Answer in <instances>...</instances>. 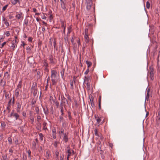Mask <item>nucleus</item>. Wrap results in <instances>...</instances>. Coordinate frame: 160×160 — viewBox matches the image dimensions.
I'll use <instances>...</instances> for the list:
<instances>
[{"label":"nucleus","instance_id":"1","mask_svg":"<svg viewBox=\"0 0 160 160\" xmlns=\"http://www.w3.org/2000/svg\"><path fill=\"white\" fill-rule=\"evenodd\" d=\"M51 77L52 85H56L58 82V78H57V72L55 70H52L51 71Z\"/></svg>","mask_w":160,"mask_h":160},{"label":"nucleus","instance_id":"2","mask_svg":"<svg viewBox=\"0 0 160 160\" xmlns=\"http://www.w3.org/2000/svg\"><path fill=\"white\" fill-rule=\"evenodd\" d=\"M61 100L60 106H64V107H65L66 106L65 103H67V104H68V101L63 96L62 97L61 96Z\"/></svg>","mask_w":160,"mask_h":160},{"label":"nucleus","instance_id":"3","mask_svg":"<svg viewBox=\"0 0 160 160\" xmlns=\"http://www.w3.org/2000/svg\"><path fill=\"white\" fill-rule=\"evenodd\" d=\"M150 74L151 79L152 80H153L154 78V69L151 67L150 68Z\"/></svg>","mask_w":160,"mask_h":160},{"label":"nucleus","instance_id":"4","mask_svg":"<svg viewBox=\"0 0 160 160\" xmlns=\"http://www.w3.org/2000/svg\"><path fill=\"white\" fill-rule=\"evenodd\" d=\"M77 77L75 76H73V80H70V86H71V88L72 90H73L74 89L73 88V83L75 84V83L76 82L75 81Z\"/></svg>","mask_w":160,"mask_h":160},{"label":"nucleus","instance_id":"5","mask_svg":"<svg viewBox=\"0 0 160 160\" xmlns=\"http://www.w3.org/2000/svg\"><path fill=\"white\" fill-rule=\"evenodd\" d=\"M61 2V8L63 9L65 11H67V9H66V7L65 5V3L64 2V1L62 0H60Z\"/></svg>","mask_w":160,"mask_h":160},{"label":"nucleus","instance_id":"6","mask_svg":"<svg viewBox=\"0 0 160 160\" xmlns=\"http://www.w3.org/2000/svg\"><path fill=\"white\" fill-rule=\"evenodd\" d=\"M35 110L36 112V113L38 115H39L41 113V112L40 111L39 108L38 106L36 105L35 106Z\"/></svg>","mask_w":160,"mask_h":160},{"label":"nucleus","instance_id":"7","mask_svg":"<svg viewBox=\"0 0 160 160\" xmlns=\"http://www.w3.org/2000/svg\"><path fill=\"white\" fill-rule=\"evenodd\" d=\"M90 103L91 104V106L92 108L95 107V105L94 103V102H93V97L91 96L90 97Z\"/></svg>","mask_w":160,"mask_h":160},{"label":"nucleus","instance_id":"8","mask_svg":"<svg viewBox=\"0 0 160 160\" xmlns=\"http://www.w3.org/2000/svg\"><path fill=\"white\" fill-rule=\"evenodd\" d=\"M91 80L89 77L85 76L84 79V83L85 84L90 83Z\"/></svg>","mask_w":160,"mask_h":160},{"label":"nucleus","instance_id":"9","mask_svg":"<svg viewBox=\"0 0 160 160\" xmlns=\"http://www.w3.org/2000/svg\"><path fill=\"white\" fill-rule=\"evenodd\" d=\"M68 134L67 133H63L64 137L63 138V140L66 143L68 141Z\"/></svg>","mask_w":160,"mask_h":160},{"label":"nucleus","instance_id":"10","mask_svg":"<svg viewBox=\"0 0 160 160\" xmlns=\"http://www.w3.org/2000/svg\"><path fill=\"white\" fill-rule=\"evenodd\" d=\"M95 118V119L97 121L96 123L97 124H98L100 123V122L101 121V119L100 118V117H99L98 116L95 115L94 116Z\"/></svg>","mask_w":160,"mask_h":160},{"label":"nucleus","instance_id":"11","mask_svg":"<svg viewBox=\"0 0 160 160\" xmlns=\"http://www.w3.org/2000/svg\"><path fill=\"white\" fill-rule=\"evenodd\" d=\"M17 104V112H20V109L21 108V104L18 102Z\"/></svg>","mask_w":160,"mask_h":160},{"label":"nucleus","instance_id":"12","mask_svg":"<svg viewBox=\"0 0 160 160\" xmlns=\"http://www.w3.org/2000/svg\"><path fill=\"white\" fill-rule=\"evenodd\" d=\"M64 72H65V69L62 68L60 71V73L61 75L62 78L63 80H64Z\"/></svg>","mask_w":160,"mask_h":160},{"label":"nucleus","instance_id":"13","mask_svg":"<svg viewBox=\"0 0 160 160\" xmlns=\"http://www.w3.org/2000/svg\"><path fill=\"white\" fill-rule=\"evenodd\" d=\"M92 5V2H88L87 3L86 8L87 10H89L91 9Z\"/></svg>","mask_w":160,"mask_h":160},{"label":"nucleus","instance_id":"14","mask_svg":"<svg viewBox=\"0 0 160 160\" xmlns=\"http://www.w3.org/2000/svg\"><path fill=\"white\" fill-rule=\"evenodd\" d=\"M15 17L18 20H19L22 17H23L22 13V12H20V13L16 15Z\"/></svg>","mask_w":160,"mask_h":160},{"label":"nucleus","instance_id":"15","mask_svg":"<svg viewBox=\"0 0 160 160\" xmlns=\"http://www.w3.org/2000/svg\"><path fill=\"white\" fill-rule=\"evenodd\" d=\"M20 89L19 88H16L15 90V96L18 97L19 95V93Z\"/></svg>","mask_w":160,"mask_h":160},{"label":"nucleus","instance_id":"16","mask_svg":"<svg viewBox=\"0 0 160 160\" xmlns=\"http://www.w3.org/2000/svg\"><path fill=\"white\" fill-rule=\"evenodd\" d=\"M2 21H3L4 22V23L8 27L9 26V23L7 22V19L3 17Z\"/></svg>","mask_w":160,"mask_h":160},{"label":"nucleus","instance_id":"17","mask_svg":"<svg viewBox=\"0 0 160 160\" xmlns=\"http://www.w3.org/2000/svg\"><path fill=\"white\" fill-rule=\"evenodd\" d=\"M49 60L50 61V63L52 64L54 63V62L53 61V58L52 55H50L49 56Z\"/></svg>","mask_w":160,"mask_h":160},{"label":"nucleus","instance_id":"18","mask_svg":"<svg viewBox=\"0 0 160 160\" xmlns=\"http://www.w3.org/2000/svg\"><path fill=\"white\" fill-rule=\"evenodd\" d=\"M41 128V124L40 122H38L37 123V129L38 130H40Z\"/></svg>","mask_w":160,"mask_h":160},{"label":"nucleus","instance_id":"19","mask_svg":"<svg viewBox=\"0 0 160 160\" xmlns=\"http://www.w3.org/2000/svg\"><path fill=\"white\" fill-rule=\"evenodd\" d=\"M13 117H14L16 120L19 119V115L17 113H15L13 115Z\"/></svg>","mask_w":160,"mask_h":160},{"label":"nucleus","instance_id":"20","mask_svg":"<svg viewBox=\"0 0 160 160\" xmlns=\"http://www.w3.org/2000/svg\"><path fill=\"white\" fill-rule=\"evenodd\" d=\"M0 83L2 84L3 87H4L6 85V81L5 80H4L3 79H2L1 80Z\"/></svg>","mask_w":160,"mask_h":160},{"label":"nucleus","instance_id":"21","mask_svg":"<svg viewBox=\"0 0 160 160\" xmlns=\"http://www.w3.org/2000/svg\"><path fill=\"white\" fill-rule=\"evenodd\" d=\"M37 84L36 83H35V84L33 83L31 87V89L32 90L36 89V88L37 87Z\"/></svg>","mask_w":160,"mask_h":160},{"label":"nucleus","instance_id":"22","mask_svg":"<svg viewBox=\"0 0 160 160\" xmlns=\"http://www.w3.org/2000/svg\"><path fill=\"white\" fill-rule=\"evenodd\" d=\"M86 62L88 66V68H89V67L91 66L92 63L88 61V60L86 61Z\"/></svg>","mask_w":160,"mask_h":160},{"label":"nucleus","instance_id":"23","mask_svg":"<svg viewBox=\"0 0 160 160\" xmlns=\"http://www.w3.org/2000/svg\"><path fill=\"white\" fill-rule=\"evenodd\" d=\"M101 96H99V104H98V106H99V109H101Z\"/></svg>","mask_w":160,"mask_h":160},{"label":"nucleus","instance_id":"24","mask_svg":"<svg viewBox=\"0 0 160 160\" xmlns=\"http://www.w3.org/2000/svg\"><path fill=\"white\" fill-rule=\"evenodd\" d=\"M60 112L61 113V115L63 116L64 115L63 112V108L64 106H60Z\"/></svg>","mask_w":160,"mask_h":160},{"label":"nucleus","instance_id":"25","mask_svg":"<svg viewBox=\"0 0 160 160\" xmlns=\"http://www.w3.org/2000/svg\"><path fill=\"white\" fill-rule=\"evenodd\" d=\"M43 65L45 67H48V64L47 62V60H43Z\"/></svg>","mask_w":160,"mask_h":160},{"label":"nucleus","instance_id":"26","mask_svg":"<svg viewBox=\"0 0 160 160\" xmlns=\"http://www.w3.org/2000/svg\"><path fill=\"white\" fill-rule=\"evenodd\" d=\"M47 125V123L46 122H44L43 123V129L44 130H47L48 129L46 127V126Z\"/></svg>","mask_w":160,"mask_h":160},{"label":"nucleus","instance_id":"27","mask_svg":"<svg viewBox=\"0 0 160 160\" xmlns=\"http://www.w3.org/2000/svg\"><path fill=\"white\" fill-rule=\"evenodd\" d=\"M90 83H85L86 84V86H87L86 88H87V90H89L91 88Z\"/></svg>","mask_w":160,"mask_h":160},{"label":"nucleus","instance_id":"28","mask_svg":"<svg viewBox=\"0 0 160 160\" xmlns=\"http://www.w3.org/2000/svg\"><path fill=\"white\" fill-rule=\"evenodd\" d=\"M43 112L45 113V114L46 115H47L48 114V108L47 107L46 109H45V108H43Z\"/></svg>","mask_w":160,"mask_h":160},{"label":"nucleus","instance_id":"29","mask_svg":"<svg viewBox=\"0 0 160 160\" xmlns=\"http://www.w3.org/2000/svg\"><path fill=\"white\" fill-rule=\"evenodd\" d=\"M39 135L40 137V139L41 141H42L43 140V135L42 133H40L39 134Z\"/></svg>","mask_w":160,"mask_h":160},{"label":"nucleus","instance_id":"30","mask_svg":"<svg viewBox=\"0 0 160 160\" xmlns=\"http://www.w3.org/2000/svg\"><path fill=\"white\" fill-rule=\"evenodd\" d=\"M18 2H19V0H13L11 1L13 5H15Z\"/></svg>","mask_w":160,"mask_h":160},{"label":"nucleus","instance_id":"31","mask_svg":"<svg viewBox=\"0 0 160 160\" xmlns=\"http://www.w3.org/2000/svg\"><path fill=\"white\" fill-rule=\"evenodd\" d=\"M36 102V100L34 98H33L32 100V102H31V104L32 105H34Z\"/></svg>","mask_w":160,"mask_h":160},{"label":"nucleus","instance_id":"32","mask_svg":"<svg viewBox=\"0 0 160 160\" xmlns=\"http://www.w3.org/2000/svg\"><path fill=\"white\" fill-rule=\"evenodd\" d=\"M22 87V81H20L19 82V83L17 85V88H21Z\"/></svg>","mask_w":160,"mask_h":160},{"label":"nucleus","instance_id":"33","mask_svg":"<svg viewBox=\"0 0 160 160\" xmlns=\"http://www.w3.org/2000/svg\"><path fill=\"white\" fill-rule=\"evenodd\" d=\"M1 126L2 128H5L6 124L5 122H3L1 123Z\"/></svg>","mask_w":160,"mask_h":160},{"label":"nucleus","instance_id":"34","mask_svg":"<svg viewBox=\"0 0 160 160\" xmlns=\"http://www.w3.org/2000/svg\"><path fill=\"white\" fill-rule=\"evenodd\" d=\"M37 75H39V78H40L42 77L43 73H42V74L41 75V72L40 71H38L37 72Z\"/></svg>","mask_w":160,"mask_h":160},{"label":"nucleus","instance_id":"35","mask_svg":"<svg viewBox=\"0 0 160 160\" xmlns=\"http://www.w3.org/2000/svg\"><path fill=\"white\" fill-rule=\"evenodd\" d=\"M54 102L57 106V108H58L59 106V102L57 101H54Z\"/></svg>","mask_w":160,"mask_h":160},{"label":"nucleus","instance_id":"36","mask_svg":"<svg viewBox=\"0 0 160 160\" xmlns=\"http://www.w3.org/2000/svg\"><path fill=\"white\" fill-rule=\"evenodd\" d=\"M8 141L9 143L10 144H12V139L10 137H9L8 138Z\"/></svg>","mask_w":160,"mask_h":160},{"label":"nucleus","instance_id":"37","mask_svg":"<svg viewBox=\"0 0 160 160\" xmlns=\"http://www.w3.org/2000/svg\"><path fill=\"white\" fill-rule=\"evenodd\" d=\"M150 7V3L148 1H147L146 2V7L148 9H149Z\"/></svg>","mask_w":160,"mask_h":160},{"label":"nucleus","instance_id":"38","mask_svg":"<svg viewBox=\"0 0 160 160\" xmlns=\"http://www.w3.org/2000/svg\"><path fill=\"white\" fill-rule=\"evenodd\" d=\"M15 47V45L13 43H12L11 46H10L11 49H12L13 51L14 50V48Z\"/></svg>","mask_w":160,"mask_h":160},{"label":"nucleus","instance_id":"39","mask_svg":"<svg viewBox=\"0 0 160 160\" xmlns=\"http://www.w3.org/2000/svg\"><path fill=\"white\" fill-rule=\"evenodd\" d=\"M2 158L3 160H7V156L6 154L3 155L2 156Z\"/></svg>","mask_w":160,"mask_h":160},{"label":"nucleus","instance_id":"40","mask_svg":"<svg viewBox=\"0 0 160 160\" xmlns=\"http://www.w3.org/2000/svg\"><path fill=\"white\" fill-rule=\"evenodd\" d=\"M8 4H7L6 5H5L3 8H2V11L3 12L5 11L7 9L8 6Z\"/></svg>","mask_w":160,"mask_h":160},{"label":"nucleus","instance_id":"41","mask_svg":"<svg viewBox=\"0 0 160 160\" xmlns=\"http://www.w3.org/2000/svg\"><path fill=\"white\" fill-rule=\"evenodd\" d=\"M25 125H24L23 126H21L20 127V130L22 132H23L24 128V127H25Z\"/></svg>","mask_w":160,"mask_h":160},{"label":"nucleus","instance_id":"42","mask_svg":"<svg viewBox=\"0 0 160 160\" xmlns=\"http://www.w3.org/2000/svg\"><path fill=\"white\" fill-rule=\"evenodd\" d=\"M30 119L33 123L34 121V117L32 116H31L30 117Z\"/></svg>","mask_w":160,"mask_h":160},{"label":"nucleus","instance_id":"43","mask_svg":"<svg viewBox=\"0 0 160 160\" xmlns=\"http://www.w3.org/2000/svg\"><path fill=\"white\" fill-rule=\"evenodd\" d=\"M94 132L95 135L96 136H98V130L96 128L94 129Z\"/></svg>","mask_w":160,"mask_h":160},{"label":"nucleus","instance_id":"44","mask_svg":"<svg viewBox=\"0 0 160 160\" xmlns=\"http://www.w3.org/2000/svg\"><path fill=\"white\" fill-rule=\"evenodd\" d=\"M59 133L60 134H63V133H64V129L62 128H61V130L59 132Z\"/></svg>","mask_w":160,"mask_h":160},{"label":"nucleus","instance_id":"45","mask_svg":"<svg viewBox=\"0 0 160 160\" xmlns=\"http://www.w3.org/2000/svg\"><path fill=\"white\" fill-rule=\"evenodd\" d=\"M149 97V94L147 93V96H146V98H145V101L146 100H147L148 101V100Z\"/></svg>","mask_w":160,"mask_h":160},{"label":"nucleus","instance_id":"46","mask_svg":"<svg viewBox=\"0 0 160 160\" xmlns=\"http://www.w3.org/2000/svg\"><path fill=\"white\" fill-rule=\"evenodd\" d=\"M84 38L85 39H87V42H88V41H89V39H88V35H85L84 36Z\"/></svg>","mask_w":160,"mask_h":160},{"label":"nucleus","instance_id":"47","mask_svg":"<svg viewBox=\"0 0 160 160\" xmlns=\"http://www.w3.org/2000/svg\"><path fill=\"white\" fill-rule=\"evenodd\" d=\"M56 39H54V41H53V46L54 48H55L56 47Z\"/></svg>","mask_w":160,"mask_h":160},{"label":"nucleus","instance_id":"48","mask_svg":"<svg viewBox=\"0 0 160 160\" xmlns=\"http://www.w3.org/2000/svg\"><path fill=\"white\" fill-rule=\"evenodd\" d=\"M47 157L48 158L49 157V151H47L46 152Z\"/></svg>","mask_w":160,"mask_h":160},{"label":"nucleus","instance_id":"49","mask_svg":"<svg viewBox=\"0 0 160 160\" xmlns=\"http://www.w3.org/2000/svg\"><path fill=\"white\" fill-rule=\"evenodd\" d=\"M68 115L69 119V120H71L72 119V118L71 116V113L70 112H68Z\"/></svg>","mask_w":160,"mask_h":160},{"label":"nucleus","instance_id":"50","mask_svg":"<svg viewBox=\"0 0 160 160\" xmlns=\"http://www.w3.org/2000/svg\"><path fill=\"white\" fill-rule=\"evenodd\" d=\"M89 72V68H88L87 69L86 71L84 72V74L85 75L87 74Z\"/></svg>","mask_w":160,"mask_h":160},{"label":"nucleus","instance_id":"51","mask_svg":"<svg viewBox=\"0 0 160 160\" xmlns=\"http://www.w3.org/2000/svg\"><path fill=\"white\" fill-rule=\"evenodd\" d=\"M27 152L28 153V157H31V152L30 150H29L28 151H27Z\"/></svg>","mask_w":160,"mask_h":160},{"label":"nucleus","instance_id":"52","mask_svg":"<svg viewBox=\"0 0 160 160\" xmlns=\"http://www.w3.org/2000/svg\"><path fill=\"white\" fill-rule=\"evenodd\" d=\"M9 94L8 92L6 93L5 94V97L6 98H9Z\"/></svg>","mask_w":160,"mask_h":160},{"label":"nucleus","instance_id":"53","mask_svg":"<svg viewBox=\"0 0 160 160\" xmlns=\"http://www.w3.org/2000/svg\"><path fill=\"white\" fill-rule=\"evenodd\" d=\"M22 115L25 118L26 117V113L25 112L23 111L22 112Z\"/></svg>","mask_w":160,"mask_h":160},{"label":"nucleus","instance_id":"54","mask_svg":"<svg viewBox=\"0 0 160 160\" xmlns=\"http://www.w3.org/2000/svg\"><path fill=\"white\" fill-rule=\"evenodd\" d=\"M37 121L39 122V120L41 119V117L40 115H38L37 117Z\"/></svg>","mask_w":160,"mask_h":160},{"label":"nucleus","instance_id":"55","mask_svg":"<svg viewBox=\"0 0 160 160\" xmlns=\"http://www.w3.org/2000/svg\"><path fill=\"white\" fill-rule=\"evenodd\" d=\"M5 34L7 36V37L9 36V35H10V33H9V31H7L6 32Z\"/></svg>","mask_w":160,"mask_h":160},{"label":"nucleus","instance_id":"56","mask_svg":"<svg viewBox=\"0 0 160 160\" xmlns=\"http://www.w3.org/2000/svg\"><path fill=\"white\" fill-rule=\"evenodd\" d=\"M57 144H58V142L57 141L55 142H54V145L56 148L57 147Z\"/></svg>","mask_w":160,"mask_h":160},{"label":"nucleus","instance_id":"57","mask_svg":"<svg viewBox=\"0 0 160 160\" xmlns=\"http://www.w3.org/2000/svg\"><path fill=\"white\" fill-rule=\"evenodd\" d=\"M28 20H26V19H25L24 20V24L26 25H28Z\"/></svg>","mask_w":160,"mask_h":160},{"label":"nucleus","instance_id":"58","mask_svg":"<svg viewBox=\"0 0 160 160\" xmlns=\"http://www.w3.org/2000/svg\"><path fill=\"white\" fill-rule=\"evenodd\" d=\"M160 120V117L158 118V119L157 120V124H158V125L159 124Z\"/></svg>","mask_w":160,"mask_h":160},{"label":"nucleus","instance_id":"59","mask_svg":"<svg viewBox=\"0 0 160 160\" xmlns=\"http://www.w3.org/2000/svg\"><path fill=\"white\" fill-rule=\"evenodd\" d=\"M32 37H29L28 39V41L30 42H32Z\"/></svg>","mask_w":160,"mask_h":160},{"label":"nucleus","instance_id":"60","mask_svg":"<svg viewBox=\"0 0 160 160\" xmlns=\"http://www.w3.org/2000/svg\"><path fill=\"white\" fill-rule=\"evenodd\" d=\"M67 97L68 99V100H70V101H71V97H70V96L69 95H67Z\"/></svg>","mask_w":160,"mask_h":160},{"label":"nucleus","instance_id":"61","mask_svg":"<svg viewBox=\"0 0 160 160\" xmlns=\"http://www.w3.org/2000/svg\"><path fill=\"white\" fill-rule=\"evenodd\" d=\"M59 119H60V121L61 122L62 121L63 119V117H62V116H59Z\"/></svg>","mask_w":160,"mask_h":160},{"label":"nucleus","instance_id":"62","mask_svg":"<svg viewBox=\"0 0 160 160\" xmlns=\"http://www.w3.org/2000/svg\"><path fill=\"white\" fill-rule=\"evenodd\" d=\"M52 137L54 139H55L56 138V133H52Z\"/></svg>","mask_w":160,"mask_h":160},{"label":"nucleus","instance_id":"63","mask_svg":"<svg viewBox=\"0 0 160 160\" xmlns=\"http://www.w3.org/2000/svg\"><path fill=\"white\" fill-rule=\"evenodd\" d=\"M44 70L47 72H48L49 71V70L48 68V67H45Z\"/></svg>","mask_w":160,"mask_h":160},{"label":"nucleus","instance_id":"64","mask_svg":"<svg viewBox=\"0 0 160 160\" xmlns=\"http://www.w3.org/2000/svg\"><path fill=\"white\" fill-rule=\"evenodd\" d=\"M64 157V156L63 155H61L60 156V160H63Z\"/></svg>","mask_w":160,"mask_h":160}]
</instances>
